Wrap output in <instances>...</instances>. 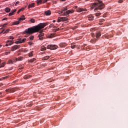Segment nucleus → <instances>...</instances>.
<instances>
[{"label": "nucleus", "mask_w": 128, "mask_h": 128, "mask_svg": "<svg viewBox=\"0 0 128 128\" xmlns=\"http://www.w3.org/2000/svg\"><path fill=\"white\" fill-rule=\"evenodd\" d=\"M42 0H39L37 2V4H42Z\"/></svg>", "instance_id": "37"}, {"label": "nucleus", "mask_w": 128, "mask_h": 128, "mask_svg": "<svg viewBox=\"0 0 128 128\" xmlns=\"http://www.w3.org/2000/svg\"><path fill=\"white\" fill-rule=\"evenodd\" d=\"M48 26V22L40 23L36 26L26 30L24 34H32L34 32H38L40 30L44 28V26Z\"/></svg>", "instance_id": "1"}, {"label": "nucleus", "mask_w": 128, "mask_h": 128, "mask_svg": "<svg viewBox=\"0 0 128 128\" xmlns=\"http://www.w3.org/2000/svg\"><path fill=\"white\" fill-rule=\"evenodd\" d=\"M62 2H64V0H62Z\"/></svg>", "instance_id": "64"}, {"label": "nucleus", "mask_w": 128, "mask_h": 128, "mask_svg": "<svg viewBox=\"0 0 128 128\" xmlns=\"http://www.w3.org/2000/svg\"><path fill=\"white\" fill-rule=\"evenodd\" d=\"M87 50H90V47L86 48Z\"/></svg>", "instance_id": "58"}, {"label": "nucleus", "mask_w": 128, "mask_h": 128, "mask_svg": "<svg viewBox=\"0 0 128 128\" xmlns=\"http://www.w3.org/2000/svg\"><path fill=\"white\" fill-rule=\"evenodd\" d=\"M20 48V46L14 45L11 48L10 50L12 52H14V50H16Z\"/></svg>", "instance_id": "8"}, {"label": "nucleus", "mask_w": 128, "mask_h": 128, "mask_svg": "<svg viewBox=\"0 0 128 128\" xmlns=\"http://www.w3.org/2000/svg\"><path fill=\"white\" fill-rule=\"evenodd\" d=\"M2 45L0 44V48H2Z\"/></svg>", "instance_id": "62"}, {"label": "nucleus", "mask_w": 128, "mask_h": 128, "mask_svg": "<svg viewBox=\"0 0 128 128\" xmlns=\"http://www.w3.org/2000/svg\"><path fill=\"white\" fill-rule=\"evenodd\" d=\"M26 38H24L22 40V44L24 42H25L26 40Z\"/></svg>", "instance_id": "41"}, {"label": "nucleus", "mask_w": 128, "mask_h": 128, "mask_svg": "<svg viewBox=\"0 0 128 128\" xmlns=\"http://www.w3.org/2000/svg\"><path fill=\"white\" fill-rule=\"evenodd\" d=\"M34 3L29 4L28 6V8H34Z\"/></svg>", "instance_id": "19"}, {"label": "nucleus", "mask_w": 128, "mask_h": 128, "mask_svg": "<svg viewBox=\"0 0 128 128\" xmlns=\"http://www.w3.org/2000/svg\"><path fill=\"white\" fill-rule=\"evenodd\" d=\"M20 22V21L18 19V21L14 22H13V24H12V26H14V24H19Z\"/></svg>", "instance_id": "21"}, {"label": "nucleus", "mask_w": 128, "mask_h": 128, "mask_svg": "<svg viewBox=\"0 0 128 128\" xmlns=\"http://www.w3.org/2000/svg\"><path fill=\"white\" fill-rule=\"evenodd\" d=\"M50 10H46L44 12L45 16H50Z\"/></svg>", "instance_id": "16"}, {"label": "nucleus", "mask_w": 128, "mask_h": 128, "mask_svg": "<svg viewBox=\"0 0 128 128\" xmlns=\"http://www.w3.org/2000/svg\"><path fill=\"white\" fill-rule=\"evenodd\" d=\"M98 2H94V4H92L91 8H94V10H102L104 8V4L102 3V2L101 0H97Z\"/></svg>", "instance_id": "2"}, {"label": "nucleus", "mask_w": 128, "mask_h": 128, "mask_svg": "<svg viewBox=\"0 0 128 128\" xmlns=\"http://www.w3.org/2000/svg\"><path fill=\"white\" fill-rule=\"evenodd\" d=\"M107 38H112V35L110 34L108 35V36H106Z\"/></svg>", "instance_id": "39"}, {"label": "nucleus", "mask_w": 128, "mask_h": 128, "mask_svg": "<svg viewBox=\"0 0 128 128\" xmlns=\"http://www.w3.org/2000/svg\"><path fill=\"white\" fill-rule=\"evenodd\" d=\"M8 44H6V46H8Z\"/></svg>", "instance_id": "60"}, {"label": "nucleus", "mask_w": 128, "mask_h": 128, "mask_svg": "<svg viewBox=\"0 0 128 128\" xmlns=\"http://www.w3.org/2000/svg\"><path fill=\"white\" fill-rule=\"evenodd\" d=\"M22 60V57H18V58H16V60H15L16 62V60Z\"/></svg>", "instance_id": "28"}, {"label": "nucleus", "mask_w": 128, "mask_h": 128, "mask_svg": "<svg viewBox=\"0 0 128 128\" xmlns=\"http://www.w3.org/2000/svg\"><path fill=\"white\" fill-rule=\"evenodd\" d=\"M20 10H22V9H20L18 10V14H19L20 12Z\"/></svg>", "instance_id": "54"}, {"label": "nucleus", "mask_w": 128, "mask_h": 128, "mask_svg": "<svg viewBox=\"0 0 128 128\" xmlns=\"http://www.w3.org/2000/svg\"><path fill=\"white\" fill-rule=\"evenodd\" d=\"M48 2V0H46L45 2H43V4H46V2Z\"/></svg>", "instance_id": "57"}, {"label": "nucleus", "mask_w": 128, "mask_h": 128, "mask_svg": "<svg viewBox=\"0 0 128 128\" xmlns=\"http://www.w3.org/2000/svg\"><path fill=\"white\" fill-rule=\"evenodd\" d=\"M92 36L94 38V33H91Z\"/></svg>", "instance_id": "47"}, {"label": "nucleus", "mask_w": 128, "mask_h": 128, "mask_svg": "<svg viewBox=\"0 0 128 128\" xmlns=\"http://www.w3.org/2000/svg\"><path fill=\"white\" fill-rule=\"evenodd\" d=\"M9 38H10V40H14V38L12 36H10L9 37Z\"/></svg>", "instance_id": "43"}, {"label": "nucleus", "mask_w": 128, "mask_h": 128, "mask_svg": "<svg viewBox=\"0 0 128 128\" xmlns=\"http://www.w3.org/2000/svg\"><path fill=\"white\" fill-rule=\"evenodd\" d=\"M6 26H8V24H4L2 25V28H6Z\"/></svg>", "instance_id": "38"}, {"label": "nucleus", "mask_w": 128, "mask_h": 128, "mask_svg": "<svg viewBox=\"0 0 128 128\" xmlns=\"http://www.w3.org/2000/svg\"><path fill=\"white\" fill-rule=\"evenodd\" d=\"M16 61L15 60H9L8 62V64H12L14 62H16Z\"/></svg>", "instance_id": "10"}, {"label": "nucleus", "mask_w": 128, "mask_h": 128, "mask_svg": "<svg viewBox=\"0 0 128 128\" xmlns=\"http://www.w3.org/2000/svg\"><path fill=\"white\" fill-rule=\"evenodd\" d=\"M88 20H94V16L92 14L89 15L88 16Z\"/></svg>", "instance_id": "13"}, {"label": "nucleus", "mask_w": 128, "mask_h": 128, "mask_svg": "<svg viewBox=\"0 0 128 128\" xmlns=\"http://www.w3.org/2000/svg\"><path fill=\"white\" fill-rule=\"evenodd\" d=\"M44 34L42 32V31H40V34L38 36L40 40H44Z\"/></svg>", "instance_id": "6"}, {"label": "nucleus", "mask_w": 128, "mask_h": 128, "mask_svg": "<svg viewBox=\"0 0 128 128\" xmlns=\"http://www.w3.org/2000/svg\"><path fill=\"white\" fill-rule=\"evenodd\" d=\"M22 70H24V66H20V67L18 68V70L19 72H22Z\"/></svg>", "instance_id": "31"}, {"label": "nucleus", "mask_w": 128, "mask_h": 128, "mask_svg": "<svg viewBox=\"0 0 128 128\" xmlns=\"http://www.w3.org/2000/svg\"><path fill=\"white\" fill-rule=\"evenodd\" d=\"M68 20V18L66 17H59L58 18V22H66Z\"/></svg>", "instance_id": "5"}, {"label": "nucleus", "mask_w": 128, "mask_h": 128, "mask_svg": "<svg viewBox=\"0 0 128 128\" xmlns=\"http://www.w3.org/2000/svg\"><path fill=\"white\" fill-rule=\"evenodd\" d=\"M96 40H98L96 38H93L90 40V42H91V44H96Z\"/></svg>", "instance_id": "15"}, {"label": "nucleus", "mask_w": 128, "mask_h": 128, "mask_svg": "<svg viewBox=\"0 0 128 128\" xmlns=\"http://www.w3.org/2000/svg\"><path fill=\"white\" fill-rule=\"evenodd\" d=\"M2 94V92H0V96Z\"/></svg>", "instance_id": "63"}, {"label": "nucleus", "mask_w": 128, "mask_h": 128, "mask_svg": "<svg viewBox=\"0 0 128 128\" xmlns=\"http://www.w3.org/2000/svg\"><path fill=\"white\" fill-rule=\"evenodd\" d=\"M48 48H49L50 50H56L58 48V46L56 45H48L47 46Z\"/></svg>", "instance_id": "4"}, {"label": "nucleus", "mask_w": 128, "mask_h": 128, "mask_svg": "<svg viewBox=\"0 0 128 128\" xmlns=\"http://www.w3.org/2000/svg\"><path fill=\"white\" fill-rule=\"evenodd\" d=\"M94 14V16H100V14H102V13L98 12V13H96Z\"/></svg>", "instance_id": "27"}, {"label": "nucleus", "mask_w": 128, "mask_h": 128, "mask_svg": "<svg viewBox=\"0 0 128 128\" xmlns=\"http://www.w3.org/2000/svg\"><path fill=\"white\" fill-rule=\"evenodd\" d=\"M34 36H30V40H34Z\"/></svg>", "instance_id": "34"}, {"label": "nucleus", "mask_w": 128, "mask_h": 128, "mask_svg": "<svg viewBox=\"0 0 128 128\" xmlns=\"http://www.w3.org/2000/svg\"><path fill=\"white\" fill-rule=\"evenodd\" d=\"M53 22H56V20H53Z\"/></svg>", "instance_id": "61"}, {"label": "nucleus", "mask_w": 128, "mask_h": 128, "mask_svg": "<svg viewBox=\"0 0 128 128\" xmlns=\"http://www.w3.org/2000/svg\"><path fill=\"white\" fill-rule=\"evenodd\" d=\"M10 32V28H8L5 32H4V34H6V32Z\"/></svg>", "instance_id": "36"}, {"label": "nucleus", "mask_w": 128, "mask_h": 128, "mask_svg": "<svg viewBox=\"0 0 128 128\" xmlns=\"http://www.w3.org/2000/svg\"><path fill=\"white\" fill-rule=\"evenodd\" d=\"M84 10H86V8H78L76 9V11L78 12H84Z\"/></svg>", "instance_id": "9"}, {"label": "nucleus", "mask_w": 128, "mask_h": 128, "mask_svg": "<svg viewBox=\"0 0 128 128\" xmlns=\"http://www.w3.org/2000/svg\"><path fill=\"white\" fill-rule=\"evenodd\" d=\"M122 2H124L122 0H119L118 1V2H119V4H122Z\"/></svg>", "instance_id": "48"}, {"label": "nucleus", "mask_w": 128, "mask_h": 128, "mask_svg": "<svg viewBox=\"0 0 128 128\" xmlns=\"http://www.w3.org/2000/svg\"><path fill=\"white\" fill-rule=\"evenodd\" d=\"M58 30H60V28L54 29L53 32H58Z\"/></svg>", "instance_id": "30"}, {"label": "nucleus", "mask_w": 128, "mask_h": 128, "mask_svg": "<svg viewBox=\"0 0 128 128\" xmlns=\"http://www.w3.org/2000/svg\"><path fill=\"white\" fill-rule=\"evenodd\" d=\"M8 78H10V76H6L4 77V79Z\"/></svg>", "instance_id": "46"}, {"label": "nucleus", "mask_w": 128, "mask_h": 128, "mask_svg": "<svg viewBox=\"0 0 128 128\" xmlns=\"http://www.w3.org/2000/svg\"><path fill=\"white\" fill-rule=\"evenodd\" d=\"M10 54V52H6L5 54L6 56H8V54Z\"/></svg>", "instance_id": "42"}, {"label": "nucleus", "mask_w": 128, "mask_h": 128, "mask_svg": "<svg viewBox=\"0 0 128 128\" xmlns=\"http://www.w3.org/2000/svg\"><path fill=\"white\" fill-rule=\"evenodd\" d=\"M30 21L31 22H32V24H34V22H36V20H34V18H31Z\"/></svg>", "instance_id": "29"}, {"label": "nucleus", "mask_w": 128, "mask_h": 128, "mask_svg": "<svg viewBox=\"0 0 128 128\" xmlns=\"http://www.w3.org/2000/svg\"><path fill=\"white\" fill-rule=\"evenodd\" d=\"M20 4V2L18 1L16 2L15 6H16V4Z\"/></svg>", "instance_id": "53"}, {"label": "nucleus", "mask_w": 128, "mask_h": 128, "mask_svg": "<svg viewBox=\"0 0 128 128\" xmlns=\"http://www.w3.org/2000/svg\"><path fill=\"white\" fill-rule=\"evenodd\" d=\"M5 12H10V8H5Z\"/></svg>", "instance_id": "24"}, {"label": "nucleus", "mask_w": 128, "mask_h": 128, "mask_svg": "<svg viewBox=\"0 0 128 128\" xmlns=\"http://www.w3.org/2000/svg\"><path fill=\"white\" fill-rule=\"evenodd\" d=\"M16 12V10H14L11 11V12L9 13L8 16H14V12Z\"/></svg>", "instance_id": "12"}, {"label": "nucleus", "mask_w": 128, "mask_h": 128, "mask_svg": "<svg viewBox=\"0 0 128 128\" xmlns=\"http://www.w3.org/2000/svg\"><path fill=\"white\" fill-rule=\"evenodd\" d=\"M96 38H98L102 36V33L100 32H97L96 34Z\"/></svg>", "instance_id": "14"}, {"label": "nucleus", "mask_w": 128, "mask_h": 128, "mask_svg": "<svg viewBox=\"0 0 128 128\" xmlns=\"http://www.w3.org/2000/svg\"><path fill=\"white\" fill-rule=\"evenodd\" d=\"M32 44H34V43H32V42H28V44H30V46H32Z\"/></svg>", "instance_id": "45"}, {"label": "nucleus", "mask_w": 128, "mask_h": 128, "mask_svg": "<svg viewBox=\"0 0 128 128\" xmlns=\"http://www.w3.org/2000/svg\"><path fill=\"white\" fill-rule=\"evenodd\" d=\"M33 54H32V52H30L28 54V56H30V58L31 56H32Z\"/></svg>", "instance_id": "33"}, {"label": "nucleus", "mask_w": 128, "mask_h": 128, "mask_svg": "<svg viewBox=\"0 0 128 128\" xmlns=\"http://www.w3.org/2000/svg\"><path fill=\"white\" fill-rule=\"evenodd\" d=\"M64 12L63 10L60 12L59 14H64Z\"/></svg>", "instance_id": "49"}, {"label": "nucleus", "mask_w": 128, "mask_h": 128, "mask_svg": "<svg viewBox=\"0 0 128 128\" xmlns=\"http://www.w3.org/2000/svg\"><path fill=\"white\" fill-rule=\"evenodd\" d=\"M2 84H0V88H1V86H2Z\"/></svg>", "instance_id": "59"}, {"label": "nucleus", "mask_w": 128, "mask_h": 128, "mask_svg": "<svg viewBox=\"0 0 128 128\" xmlns=\"http://www.w3.org/2000/svg\"><path fill=\"white\" fill-rule=\"evenodd\" d=\"M74 10H68L66 12H64L62 16H70V14H74Z\"/></svg>", "instance_id": "3"}, {"label": "nucleus", "mask_w": 128, "mask_h": 128, "mask_svg": "<svg viewBox=\"0 0 128 128\" xmlns=\"http://www.w3.org/2000/svg\"><path fill=\"white\" fill-rule=\"evenodd\" d=\"M16 90V88H8L6 90V92H14Z\"/></svg>", "instance_id": "7"}, {"label": "nucleus", "mask_w": 128, "mask_h": 128, "mask_svg": "<svg viewBox=\"0 0 128 128\" xmlns=\"http://www.w3.org/2000/svg\"><path fill=\"white\" fill-rule=\"evenodd\" d=\"M66 43H60V48H62V46H66Z\"/></svg>", "instance_id": "26"}, {"label": "nucleus", "mask_w": 128, "mask_h": 128, "mask_svg": "<svg viewBox=\"0 0 128 128\" xmlns=\"http://www.w3.org/2000/svg\"><path fill=\"white\" fill-rule=\"evenodd\" d=\"M36 60V59L35 58H33L32 59H31L29 60V62L32 64V62H34V60Z\"/></svg>", "instance_id": "25"}, {"label": "nucleus", "mask_w": 128, "mask_h": 128, "mask_svg": "<svg viewBox=\"0 0 128 128\" xmlns=\"http://www.w3.org/2000/svg\"><path fill=\"white\" fill-rule=\"evenodd\" d=\"M63 12H64L66 10H68V8L66 7L62 10Z\"/></svg>", "instance_id": "44"}, {"label": "nucleus", "mask_w": 128, "mask_h": 128, "mask_svg": "<svg viewBox=\"0 0 128 128\" xmlns=\"http://www.w3.org/2000/svg\"><path fill=\"white\" fill-rule=\"evenodd\" d=\"M54 34H51L50 35L48 36V38H54Z\"/></svg>", "instance_id": "23"}, {"label": "nucleus", "mask_w": 128, "mask_h": 128, "mask_svg": "<svg viewBox=\"0 0 128 128\" xmlns=\"http://www.w3.org/2000/svg\"><path fill=\"white\" fill-rule=\"evenodd\" d=\"M18 42H19V44H22V38H19V39H18Z\"/></svg>", "instance_id": "35"}, {"label": "nucleus", "mask_w": 128, "mask_h": 128, "mask_svg": "<svg viewBox=\"0 0 128 128\" xmlns=\"http://www.w3.org/2000/svg\"><path fill=\"white\" fill-rule=\"evenodd\" d=\"M4 30H3L2 32H0V34H2V32H4Z\"/></svg>", "instance_id": "56"}, {"label": "nucleus", "mask_w": 128, "mask_h": 128, "mask_svg": "<svg viewBox=\"0 0 128 128\" xmlns=\"http://www.w3.org/2000/svg\"><path fill=\"white\" fill-rule=\"evenodd\" d=\"M7 44H8L9 46H12V44H14V41L7 40Z\"/></svg>", "instance_id": "20"}, {"label": "nucleus", "mask_w": 128, "mask_h": 128, "mask_svg": "<svg viewBox=\"0 0 128 128\" xmlns=\"http://www.w3.org/2000/svg\"><path fill=\"white\" fill-rule=\"evenodd\" d=\"M6 65L5 62H2V60H0V68H4Z\"/></svg>", "instance_id": "11"}, {"label": "nucleus", "mask_w": 128, "mask_h": 128, "mask_svg": "<svg viewBox=\"0 0 128 128\" xmlns=\"http://www.w3.org/2000/svg\"><path fill=\"white\" fill-rule=\"evenodd\" d=\"M8 20V18H4L2 19V20Z\"/></svg>", "instance_id": "52"}, {"label": "nucleus", "mask_w": 128, "mask_h": 128, "mask_svg": "<svg viewBox=\"0 0 128 128\" xmlns=\"http://www.w3.org/2000/svg\"><path fill=\"white\" fill-rule=\"evenodd\" d=\"M20 22V20H26V18L24 17V15H22L20 18L18 19Z\"/></svg>", "instance_id": "18"}, {"label": "nucleus", "mask_w": 128, "mask_h": 128, "mask_svg": "<svg viewBox=\"0 0 128 128\" xmlns=\"http://www.w3.org/2000/svg\"><path fill=\"white\" fill-rule=\"evenodd\" d=\"M46 50V47H42L41 48V50Z\"/></svg>", "instance_id": "40"}, {"label": "nucleus", "mask_w": 128, "mask_h": 128, "mask_svg": "<svg viewBox=\"0 0 128 128\" xmlns=\"http://www.w3.org/2000/svg\"><path fill=\"white\" fill-rule=\"evenodd\" d=\"M50 28H56V26L54 24H52L49 26Z\"/></svg>", "instance_id": "32"}, {"label": "nucleus", "mask_w": 128, "mask_h": 128, "mask_svg": "<svg viewBox=\"0 0 128 128\" xmlns=\"http://www.w3.org/2000/svg\"><path fill=\"white\" fill-rule=\"evenodd\" d=\"M100 22H104V19H101V20H100Z\"/></svg>", "instance_id": "51"}, {"label": "nucleus", "mask_w": 128, "mask_h": 128, "mask_svg": "<svg viewBox=\"0 0 128 128\" xmlns=\"http://www.w3.org/2000/svg\"><path fill=\"white\" fill-rule=\"evenodd\" d=\"M15 44H20V42H18V40L16 42H15Z\"/></svg>", "instance_id": "55"}, {"label": "nucleus", "mask_w": 128, "mask_h": 128, "mask_svg": "<svg viewBox=\"0 0 128 128\" xmlns=\"http://www.w3.org/2000/svg\"><path fill=\"white\" fill-rule=\"evenodd\" d=\"M48 58H50V56H47L42 58V60H47Z\"/></svg>", "instance_id": "22"}, {"label": "nucleus", "mask_w": 128, "mask_h": 128, "mask_svg": "<svg viewBox=\"0 0 128 128\" xmlns=\"http://www.w3.org/2000/svg\"><path fill=\"white\" fill-rule=\"evenodd\" d=\"M32 78V75H26L24 76V78L28 80V78Z\"/></svg>", "instance_id": "17"}, {"label": "nucleus", "mask_w": 128, "mask_h": 128, "mask_svg": "<svg viewBox=\"0 0 128 128\" xmlns=\"http://www.w3.org/2000/svg\"><path fill=\"white\" fill-rule=\"evenodd\" d=\"M72 48H76V45H73L71 46Z\"/></svg>", "instance_id": "50"}]
</instances>
